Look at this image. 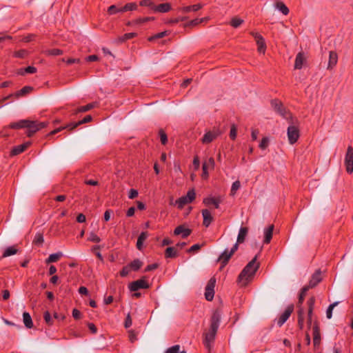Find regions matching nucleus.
Segmentation results:
<instances>
[{
  "instance_id": "nucleus-1",
  "label": "nucleus",
  "mask_w": 353,
  "mask_h": 353,
  "mask_svg": "<svg viewBox=\"0 0 353 353\" xmlns=\"http://www.w3.org/2000/svg\"><path fill=\"white\" fill-rule=\"evenodd\" d=\"M221 318V312L217 310H215L211 316L210 330L204 333L203 344L208 350H210L213 345Z\"/></svg>"
},
{
  "instance_id": "nucleus-2",
  "label": "nucleus",
  "mask_w": 353,
  "mask_h": 353,
  "mask_svg": "<svg viewBox=\"0 0 353 353\" xmlns=\"http://www.w3.org/2000/svg\"><path fill=\"white\" fill-rule=\"evenodd\" d=\"M258 256L256 255L243 269L238 276V282L241 286H245L252 279L260 267L256 262Z\"/></svg>"
},
{
  "instance_id": "nucleus-3",
  "label": "nucleus",
  "mask_w": 353,
  "mask_h": 353,
  "mask_svg": "<svg viewBox=\"0 0 353 353\" xmlns=\"http://www.w3.org/2000/svg\"><path fill=\"white\" fill-rule=\"evenodd\" d=\"M27 123L25 124L24 128H27L26 134L28 137H32L37 131L46 128L48 125L46 122H38L26 119Z\"/></svg>"
},
{
  "instance_id": "nucleus-4",
  "label": "nucleus",
  "mask_w": 353,
  "mask_h": 353,
  "mask_svg": "<svg viewBox=\"0 0 353 353\" xmlns=\"http://www.w3.org/2000/svg\"><path fill=\"white\" fill-rule=\"evenodd\" d=\"M92 119V118L91 115H86L82 120L79 121L78 122L71 123L67 125L66 126L60 127V128H58L51 131L48 134V136L54 135V134L61 132L62 130L66 129V128L69 129L70 130H72L76 128L79 125L86 123L91 121Z\"/></svg>"
},
{
  "instance_id": "nucleus-5",
  "label": "nucleus",
  "mask_w": 353,
  "mask_h": 353,
  "mask_svg": "<svg viewBox=\"0 0 353 353\" xmlns=\"http://www.w3.org/2000/svg\"><path fill=\"white\" fill-rule=\"evenodd\" d=\"M196 196L194 190H190L185 196L180 197L176 201L178 208L182 209L186 204L192 203Z\"/></svg>"
},
{
  "instance_id": "nucleus-6",
  "label": "nucleus",
  "mask_w": 353,
  "mask_h": 353,
  "mask_svg": "<svg viewBox=\"0 0 353 353\" xmlns=\"http://www.w3.org/2000/svg\"><path fill=\"white\" fill-rule=\"evenodd\" d=\"M238 250V245L234 244L233 247L231 248L230 251H228V249H225L222 254L218 258V261H219L222 267L225 266L228 261H230L232 256L234 254V252Z\"/></svg>"
},
{
  "instance_id": "nucleus-7",
  "label": "nucleus",
  "mask_w": 353,
  "mask_h": 353,
  "mask_svg": "<svg viewBox=\"0 0 353 353\" xmlns=\"http://www.w3.org/2000/svg\"><path fill=\"white\" fill-rule=\"evenodd\" d=\"M216 283V279L212 277L208 282L205 287V297L207 301H212L214 295V287Z\"/></svg>"
},
{
  "instance_id": "nucleus-8",
  "label": "nucleus",
  "mask_w": 353,
  "mask_h": 353,
  "mask_svg": "<svg viewBox=\"0 0 353 353\" xmlns=\"http://www.w3.org/2000/svg\"><path fill=\"white\" fill-rule=\"evenodd\" d=\"M287 133L289 143L292 145L294 144L300 136L299 128L295 125H290Z\"/></svg>"
},
{
  "instance_id": "nucleus-9",
  "label": "nucleus",
  "mask_w": 353,
  "mask_h": 353,
  "mask_svg": "<svg viewBox=\"0 0 353 353\" xmlns=\"http://www.w3.org/2000/svg\"><path fill=\"white\" fill-rule=\"evenodd\" d=\"M150 285L145 280V278L134 281L129 285V289L131 292H137L140 289H148Z\"/></svg>"
},
{
  "instance_id": "nucleus-10",
  "label": "nucleus",
  "mask_w": 353,
  "mask_h": 353,
  "mask_svg": "<svg viewBox=\"0 0 353 353\" xmlns=\"http://www.w3.org/2000/svg\"><path fill=\"white\" fill-rule=\"evenodd\" d=\"M346 170L348 173L353 172V150L351 146L347 148V152L345 160Z\"/></svg>"
},
{
  "instance_id": "nucleus-11",
  "label": "nucleus",
  "mask_w": 353,
  "mask_h": 353,
  "mask_svg": "<svg viewBox=\"0 0 353 353\" xmlns=\"http://www.w3.org/2000/svg\"><path fill=\"white\" fill-rule=\"evenodd\" d=\"M293 310L294 306L292 305L287 307L285 310L281 314V315L279 316L277 321V324L279 326L281 327L286 322V321L289 319L291 314L292 313Z\"/></svg>"
},
{
  "instance_id": "nucleus-12",
  "label": "nucleus",
  "mask_w": 353,
  "mask_h": 353,
  "mask_svg": "<svg viewBox=\"0 0 353 353\" xmlns=\"http://www.w3.org/2000/svg\"><path fill=\"white\" fill-rule=\"evenodd\" d=\"M313 343L314 347H317L321 343V333L318 323H314L313 327Z\"/></svg>"
},
{
  "instance_id": "nucleus-13",
  "label": "nucleus",
  "mask_w": 353,
  "mask_h": 353,
  "mask_svg": "<svg viewBox=\"0 0 353 353\" xmlns=\"http://www.w3.org/2000/svg\"><path fill=\"white\" fill-rule=\"evenodd\" d=\"M271 106L272 108L283 117L285 116L286 110L283 107L282 103L278 99H273L271 101Z\"/></svg>"
},
{
  "instance_id": "nucleus-14",
  "label": "nucleus",
  "mask_w": 353,
  "mask_h": 353,
  "mask_svg": "<svg viewBox=\"0 0 353 353\" xmlns=\"http://www.w3.org/2000/svg\"><path fill=\"white\" fill-rule=\"evenodd\" d=\"M322 280L321 272L320 270H317L312 276L310 280L309 284L307 285L310 288H314Z\"/></svg>"
},
{
  "instance_id": "nucleus-15",
  "label": "nucleus",
  "mask_w": 353,
  "mask_h": 353,
  "mask_svg": "<svg viewBox=\"0 0 353 353\" xmlns=\"http://www.w3.org/2000/svg\"><path fill=\"white\" fill-rule=\"evenodd\" d=\"M315 303V298L314 296H311L307 301V305L308 307L307 311V325L310 327L312 324V316Z\"/></svg>"
},
{
  "instance_id": "nucleus-16",
  "label": "nucleus",
  "mask_w": 353,
  "mask_h": 353,
  "mask_svg": "<svg viewBox=\"0 0 353 353\" xmlns=\"http://www.w3.org/2000/svg\"><path fill=\"white\" fill-rule=\"evenodd\" d=\"M221 201L222 200L220 197L209 196L205 198L203 201V203L208 206L213 205L214 206V208L218 209Z\"/></svg>"
},
{
  "instance_id": "nucleus-17",
  "label": "nucleus",
  "mask_w": 353,
  "mask_h": 353,
  "mask_svg": "<svg viewBox=\"0 0 353 353\" xmlns=\"http://www.w3.org/2000/svg\"><path fill=\"white\" fill-rule=\"evenodd\" d=\"M192 230L189 228H185L183 225H181L177 226L174 230V235L181 234L183 239L187 238L190 235Z\"/></svg>"
},
{
  "instance_id": "nucleus-18",
  "label": "nucleus",
  "mask_w": 353,
  "mask_h": 353,
  "mask_svg": "<svg viewBox=\"0 0 353 353\" xmlns=\"http://www.w3.org/2000/svg\"><path fill=\"white\" fill-rule=\"evenodd\" d=\"M203 7V5L201 3H197L192 6H187L181 7L178 9L179 12L182 13H188L190 12H196L201 9Z\"/></svg>"
},
{
  "instance_id": "nucleus-19",
  "label": "nucleus",
  "mask_w": 353,
  "mask_h": 353,
  "mask_svg": "<svg viewBox=\"0 0 353 353\" xmlns=\"http://www.w3.org/2000/svg\"><path fill=\"white\" fill-rule=\"evenodd\" d=\"M219 135V132L218 131H209L203 135L202 138V143H210L213 140H214Z\"/></svg>"
},
{
  "instance_id": "nucleus-20",
  "label": "nucleus",
  "mask_w": 353,
  "mask_h": 353,
  "mask_svg": "<svg viewBox=\"0 0 353 353\" xmlns=\"http://www.w3.org/2000/svg\"><path fill=\"white\" fill-rule=\"evenodd\" d=\"M171 10V5L169 3H161L153 7V11L154 12L166 13Z\"/></svg>"
},
{
  "instance_id": "nucleus-21",
  "label": "nucleus",
  "mask_w": 353,
  "mask_h": 353,
  "mask_svg": "<svg viewBox=\"0 0 353 353\" xmlns=\"http://www.w3.org/2000/svg\"><path fill=\"white\" fill-rule=\"evenodd\" d=\"M30 145V142H26L23 144L19 145L13 148L10 152L12 156L18 155L24 152Z\"/></svg>"
},
{
  "instance_id": "nucleus-22",
  "label": "nucleus",
  "mask_w": 353,
  "mask_h": 353,
  "mask_svg": "<svg viewBox=\"0 0 353 353\" xmlns=\"http://www.w3.org/2000/svg\"><path fill=\"white\" fill-rule=\"evenodd\" d=\"M202 216L203 218V225L207 228L212 222L213 217H212L210 212L207 209H204L202 210Z\"/></svg>"
},
{
  "instance_id": "nucleus-23",
  "label": "nucleus",
  "mask_w": 353,
  "mask_h": 353,
  "mask_svg": "<svg viewBox=\"0 0 353 353\" xmlns=\"http://www.w3.org/2000/svg\"><path fill=\"white\" fill-rule=\"evenodd\" d=\"M154 17H141V18L136 19L132 20L131 21H128L127 23V25L128 26L141 25V24H143V23H145L146 22H148V21H154Z\"/></svg>"
},
{
  "instance_id": "nucleus-24",
  "label": "nucleus",
  "mask_w": 353,
  "mask_h": 353,
  "mask_svg": "<svg viewBox=\"0 0 353 353\" xmlns=\"http://www.w3.org/2000/svg\"><path fill=\"white\" fill-rule=\"evenodd\" d=\"M305 62L304 54L302 52H299L295 59L294 69L300 70L302 68L303 63Z\"/></svg>"
},
{
  "instance_id": "nucleus-25",
  "label": "nucleus",
  "mask_w": 353,
  "mask_h": 353,
  "mask_svg": "<svg viewBox=\"0 0 353 353\" xmlns=\"http://www.w3.org/2000/svg\"><path fill=\"white\" fill-rule=\"evenodd\" d=\"M248 233V228L246 227H241L239 230L236 243L235 244H237L239 245V243H242L244 242L246 236Z\"/></svg>"
},
{
  "instance_id": "nucleus-26",
  "label": "nucleus",
  "mask_w": 353,
  "mask_h": 353,
  "mask_svg": "<svg viewBox=\"0 0 353 353\" xmlns=\"http://www.w3.org/2000/svg\"><path fill=\"white\" fill-rule=\"evenodd\" d=\"M338 61V55L336 52L334 51H330L329 54V61H328V65L327 69H332Z\"/></svg>"
},
{
  "instance_id": "nucleus-27",
  "label": "nucleus",
  "mask_w": 353,
  "mask_h": 353,
  "mask_svg": "<svg viewBox=\"0 0 353 353\" xmlns=\"http://www.w3.org/2000/svg\"><path fill=\"white\" fill-rule=\"evenodd\" d=\"M274 225H270L268 228H266L264 231V243H269L271 241L272 238L273 231H274Z\"/></svg>"
},
{
  "instance_id": "nucleus-28",
  "label": "nucleus",
  "mask_w": 353,
  "mask_h": 353,
  "mask_svg": "<svg viewBox=\"0 0 353 353\" xmlns=\"http://www.w3.org/2000/svg\"><path fill=\"white\" fill-rule=\"evenodd\" d=\"M274 6L284 15H288L289 14L290 10L283 2L276 1L274 3Z\"/></svg>"
},
{
  "instance_id": "nucleus-29",
  "label": "nucleus",
  "mask_w": 353,
  "mask_h": 353,
  "mask_svg": "<svg viewBox=\"0 0 353 353\" xmlns=\"http://www.w3.org/2000/svg\"><path fill=\"white\" fill-rule=\"evenodd\" d=\"M148 236V234L147 232H142L139 234L138 239H137V248L139 250H142L143 242L146 240Z\"/></svg>"
},
{
  "instance_id": "nucleus-30",
  "label": "nucleus",
  "mask_w": 353,
  "mask_h": 353,
  "mask_svg": "<svg viewBox=\"0 0 353 353\" xmlns=\"http://www.w3.org/2000/svg\"><path fill=\"white\" fill-rule=\"evenodd\" d=\"M309 289H310V288L308 286H307V285L304 286L301 289V291L300 292L299 297V301H298V303H297V307L299 309V308H303L302 307V304L303 303L305 294H306L307 292L309 290Z\"/></svg>"
},
{
  "instance_id": "nucleus-31",
  "label": "nucleus",
  "mask_w": 353,
  "mask_h": 353,
  "mask_svg": "<svg viewBox=\"0 0 353 353\" xmlns=\"http://www.w3.org/2000/svg\"><path fill=\"white\" fill-rule=\"evenodd\" d=\"M23 321L27 328H32L33 327V322L30 314L24 312L23 314Z\"/></svg>"
},
{
  "instance_id": "nucleus-32",
  "label": "nucleus",
  "mask_w": 353,
  "mask_h": 353,
  "mask_svg": "<svg viewBox=\"0 0 353 353\" xmlns=\"http://www.w3.org/2000/svg\"><path fill=\"white\" fill-rule=\"evenodd\" d=\"M178 256V252L174 247H168L165 251V258H175Z\"/></svg>"
},
{
  "instance_id": "nucleus-33",
  "label": "nucleus",
  "mask_w": 353,
  "mask_h": 353,
  "mask_svg": "<svg viewBox=\"0 0 353 353\" xmlns=\"http://www.w3.org/2000/svg\"><path fill=\"white\" fill-rule=\"evenodd\" d=\"M30 52L28 50L25 49H21L16 50L13 52L12 56L15 58L25 59L29 55Z\"/></svg>"
},
{
  "instance_id": "nucleus-34",
  "label": "nucleus",
  "mask_w": 353,
  "mask_h": 353,
  "mask_svg": "<svg viewBox=\"0 0 353 353\" xmlns=\"http://www.w3.org/2000/svg\"><path fill=\"white\" fill-rule=\"evenodd\" d=\"M95 107L94 103H88L86 105L81 106L76 109L74 112V114H77L79 112H85L87 111H89L90 110L92 109Z\"/></svg>"
},
{
  "instance_id": "nucleus-35",
  "label": "nucleus",
  "mask_w": 353,
  "mask_h": 353,
  "mask_svg": "<svg viewBox=\"0 0 353 353\" xmlns=\"http://www.w3.org/2000/svg\"><path fill=\"white\" fill-rule=\"evenodd\" d=\"M138 6L136 3L132 2L126 3L124 6L120 8V10L123 12L136 10Z\"/></svg>"
},
{
  "instance_id": "nucleus-36",
  "label": "nucleus",
  "mask_w": 353,
  "mask_h": 353,
  "mask_svg": "<svg viewBox=\"0 0 353 353\" xmlns=\"http://www.w3.org/2000/svg\"><path fill=\"white\" fill-rule=\"evenodd\" d=\"M298 325L301 330L304 325V310L303 308L298 309Z\"/></svg>"
},
{
  "instance_id": "nucleus-37",
  "label": "nucleus",
  "mask_w": 353,
  "mask_h": 353,
  "mask_svg": "<svg viewBox=\"0 0 353 353\" xmlns=\"http://www.w3.org/2000/svg\"><path fill=\"white\" fill-rule=\"evenodd\" d=\"M61 252H57L54 254H50L48 258L46 260V263L47 264L57 262L61 256H62Z\"/></svg>"
},
{
  "instance_id": "nucleus-38",
  "label": "nucleus",
  "mask_w": 353,
  "mask_h": 353,
  "mask_svg": "<svg viewBox=\"0 0 353 353\" xmlns=\"http://www.w3.org/2000/svg\"><path fill=\"white\" fill-rule=\"evenodd\" d=\"M128 265L131 268V270L137 271L142 267L143 262L141 260L137 259L132 261Z\"/></svg>"
},
{
  "instance_id": "nucleus-39",
  "label": "nucleus",
  "mask_w": 353,
  "mask_h": 353,
  "mask_svg": "<svg viewBox=\"0 0 353 353\" xmlns=\"http://www.w3.org/2000/svg\"><path fill=\"white\" fill-rule=\"evenodd\" d=\"M32 90L33 88L31 86H24L20 90L17 91L14 95L16 97H19L30 92Z\"/></svg>"
},
{
  "instance_id": "nucleus-40",
  "label": "nucleus",
  "mask_w": 353,
  "mask_h": 353,
  "mask_svg": "<svg viewBox=\"0 0 353 353\" xmlns=\"http://www.w3.org/2000/svg\"><path fill=\"white\" fill-rule=\"evenodd\" d=\"M256 42L258 46V51L260 53L264 54L265 52V50H266V44H265L263 37L256 41Z\"/></svg>"
},
{
  "instance_id": "nucleus-41",
  "label": "nucleus",
  "mask_w": 353,
  "mask_h": 353,
  "mask_svg": "<svg viewBox=\"0 0 353 353\" xmlns=\"http://www.w3.org/2000/svg\"><path fill=\"white\" fill-rule=\"evenodd\" d=\"M27 123L26 119L20 120L18 122L12 123L9 125V128L12 129L24 128L25 124Z\"/></svg>"
},
{
  "instance_id": "nucleus-42",
  "label": "nucleus",
  "mask_w": 353,
  "mask_h": 353,
  "mask_svg": "<svg viewBox=\"0 0 353 353\" xmlns=\"http://www.w3.org/2000/svg\"><path fill=\"white\" fill-rule=\"evenodd\" d=\"M17 252V249L15 246H10L7 248L3 254V257H8L11 255L15 254Z\"/></svg>"
},
{
  "instance_id": "nucleus-43",
  "label": "nucleus",
  "mask_w": 353,
  "mask_h": 353,
  "mask_svg": "<svg viewBox=\"0 0 353 353\" xmlns=\"http://www.w3.org/2000/svg\"><path fill=\"white\" fill-rule=\"evenodd\" d=\"M243 20L239 17H233L230 21V26L234 28L239 27L243 23Z\"/></svg>"
},
{
  "instance_id": "nucleus-44",
  "label": "nucleus",
  "mask_w": 353,
  "mask_h": 353,
  "mask_svg": "<svg viewBox=\"0 0 353 353\" xmlns=\"http://www.w3.org/2000/svg\"><path fill=\"white\" fill-rule=\"evenodd\" d=\"M137 33L134 32H130V33H125L122 37L119 38V41L120 42H124L127 40L131 39L137 36Z\"/></svg>"
},
{
  "instance_id": "nucleus-45",
  "label": "nucleus",
  "mask_w": 353,
  "mask_h": 353,
  "mask_svg": "<svg viewBox=\"0 0 353 353\" xmlns=\"http://www.w3.org/2000/svg\"><path fill=\"white\" fill-rule=\"evenodd\" d=\"M215 165L214 159L213 157H210L208 160L205 161L203 165H205L208 169H214Z\"/></svg>"
},
{
  "instance_id": "nucleus-46",
  "label": "nucleus",
  "mask_w": 353,
  "mask_h": 353,
  "mask_svg": "<svg viewBox=\"0 0 353 353\" xmlns=\"http://www.w3.org/2000/svg\"><path fill=\"white\" fill-rule=\"evenodd\" d=\"M169 32L168 31H163V32H159V33H157L156 34H154V36H152L150 37L148 40L150 41H152L154 39H161V38H163L167 35H168Z\"/></svg>"
},
{
  "instance_id": "nucleus-47",
  "label": "nucleus",
  "mask_w": 353,
  "mask_h": 353,
  "mask_svg": "<svg viewBox=\"0 0 353 353\" xmlns=\"http://www.w3.org/2000/svg\"><path fill=\"white\" fill-rule=\"evenodd\" d=\"M241 183L239 181H234L231 187L230 194L231 195H234L236 191L240 188Z\"/></svg>"
},
{
  "instance_id": "nucleus-48",
  "label": "nucleus",
  "mask_w": 353,
  "mask_h": 353,
  "mask_svg": "<svg viewBox=\"0 0 353 353\" xmlns=\"http://www.w3.org/2000/svg\"><path fill=\"white\" fill-rule=\"evenodd\" d=\"M159 134L160 137L161 142L163 145H165L168 142V137L166 133L164 132L163 130L161 129L159 131Z\"/></svg>"
},
{
  "instance_id": "nucleus-49",
  "label": "nucleus",
  "mask_w": 353,
  "mask_h": 353,
  "mask_svg": "<svg viewBox=\"0 0 353 353\" xmlns=\"http://www.w3.org/2000/svg\"><path fill=\"white\" fill-rule=\"evenodd\" d=\"M187 19L186 17H180L175 19H170L168 20L165 23L168 24H176L180 21H183Z\"/></svg>"
},
{
  "instance_id": "nucleus-50",
  "label": "nucleus",
  "mask_w": 353,
  "mask_h": 353,
  "mask_svg": "<svg viewBox=\"0 0 353 353\" xmlns=\"http://www.w3.org/2000/svg\"><path fill=\"white\" fill-rule=\"evenodd\" d=\"M88 240L91 242L94 243H99L101 241V239L99 236H98L95 233L90 232L89 234V236L88 238Z\"/></svg>"
},
{
  "instance_id": "nucleus-51",
  "label": "nucleus",
  "mask_w": 353,
  "mask_h": 353,
  "mask_svg": "<svg viewBox=\"0 0 353 353\" xmlns=\"http://www.w3.org/2000/svg\"><path fill=\"white\" fill-rule=\"evenodd\" d=\"M338 304V302H335L329 305L326 311V316L327 319H331L332 316V310L334 307Z\"/></svg>"
},
{
  "instance_id": "nucleus-52",
  "label": "nucleus",
  "mask_w": 353,
  "mask_h": 353,
  "mask_svg": "<svg viewBox=\"0 0 353 353\" xmlns=\"http://www.w3.org/2000/svg\"><path fill=\"white\" fill-rule=\"evenodd\" d=\"M131 268L129 266V265H127L124 266L122 270L120 271V276L122 277H125L129 274V273L131 272Z\"/></svg>"
},
{
  "instance_id": "nucleus-53",
  "label": "nucleus",
  "mask_w": 353,
  "mask_h": 353,
  "mask_svg": "<svg viewBox=\"0 0 353 353\" xmlns=\"http://www.w3.org/2000/svg\"><path fill=\"white\" fill-rule=\"evenodd\" d=\"M139 5L141 6H147L153 10V7L155 4L152 1V0H141L139 3Z\"/></svg>"
},
{
  "instance_id": "nucleus-54",
  "label": "nucleus",
  "mask_w": 353,
  "mask_h": 353,
  "mask_svg": "<svg viewBox=\"0 0 353 353\" xmlns=\"http://www.w3.org/2000/svg\"><path fill=\"white\" fill-rule=\"evenodd\" d=\"M108 12L109 14H114L118 12H123V11L120 10V8H117L114 5L110 6L108 9Z\"/></svg>"
},
{
  "instance_id": "nucleus-55",
  "label": "nucleus",
  "mask_w": 353,
  "mask_h": 353,
  "mask_svg": "<svg viewBox=\"0 0 353 353\" xmlns=\"http://www.w3.org/2000/svg\"><path fill=\"white\" fill-rule=\"evenodd\" d=\"M100 249H101L100 245H94V246L92 247V251L96 254L97 257L99 260L103 261V258L102 254L99 251H97V250H99Z\"/></svg>"
},
{
  "instance_id": "nucleus-56",
  "label": "nucleus",
  "mask_w": 353,
  "mask_h": 353,
  "mask_svg": "<svg viewBox=\"0 0 353 353\" xmlns=\"http://www.w3.org/2000/svg\"><path fill=\"white\" fill-rule=\"evenodd\" d=\"M47 54L51 56H59L63 54V51L59 49L54 48L48 50Z\"/></svg>"
},
{
  "instance_id": "nucleus-57",
  "label": "nucleus",
  "mask_w": 353,
  "mask_h": 353,
  "mask_svg": "<svg viewBox=\"0 0 353 353\" xmlns=\"http://www.w3.org/2000/svg\"><path fill=\"white\" fill-rule=\"evenodd\" d=\"M43 318H44L46 323L48 325H52L53 321H52V319L51 315L49 312L46 311L44 312Z\"/></svg>"
},
{
  "instance_id": "nucleus-58",
  "label": "nucleus",
  "mask_w": 353,
  "mask_h": 353,
  "mask_svg": "<svg viewBox=\"0 0 353 353\" xmlns=\"http://www.w3.org/2000/svg\"><path fill=\"white\" fill-rule=\"evenodd\" d=\"M179 350H180V345H173V346L169 347L168 349H167V350L165 352V353H179Z\"/></svg>"
},
{
  "instance_id": "nucleus-59",
  "label": "nucleus",
  "mask_w": 353,
  "mask_h": 353,
  "mask_svg": "<svg viewBox=\"0 0 353 353\" xmlns=\"http://www.w3.org/2000/svg\"><path fill=\"white\" fill-rule=\"evenodd\" d=\"M237 130L235 125H232L230 128V137L231 139L234 140L236 137Z\"/></svg>"
},
{
  "instance_id": "nucleus-60",
  "label": "nucleus",
  "mask_w": 353,
  "mask_h": 353,
  "mask_svg": "<svg viewBox=\"0 0 353 353\" xmlns=\"http://www.w3.org/2000/svg\"><path fill=\"white\" fill-rule=\"evenodd\" d=\"M203 22V19H195L185 25L186 26H195Z\"/></svg>"
},
{
  "instance_id": "nucleus-61",
  "label": "nucleus",
  "mask_w": 353,
  "mask_h": 353,
  "mask_svg": "<svg viewBox=\"0 0 353 353\" xmlns=\"http://www.w3.org/2000/svg\"><path fill=\"white\" fill-rule=\"evenodd\" d=\"M268 143L269 140L267 137L263 138L259 144V148L262 150H265L268 147Z\"/></svg>"
},
{
  "instance_id": "nucleus-62",
  "label": "nucleus",
  "mask_w": 353,
  "mask_h": 353,
  "mask_svg": "<svg viewBox=\"0 0 353 353\" xmlns=\"http://www.w3.org/2000/svg\"><path fill=\"white\" fill-rule=\"evenodd\" d=\"M201 248V245H199V244H194L193 245H192L188 250L187 252L190 253V252H196L198 250H199Z\"/></svg>"
},
{
  "instance_id": "nucleus-63",
  "label": "nucleus",
  "mask_w": 353,
  "mask_h": 353,
  "mask_svg": "<svg viewBox=\"0 0 353 353\" xmlns=\"http://www.w3.org/2000/svg\"><path fill=\"white\" fill-rule=\"evenodd\" d=\"M34 242L36 244H41L43 242V236L41 234H37L34 238Z\"/></svg>"
},
{
  "instance_id": "nucleus-64",
  "label": "nucleus",
  "mask_w": 353,
  "mask_h": 353,
  "mask_svg": "<svg viewBox=\"0 0 353 353\" xmlns=\"http://www.w3.org/2000/svg\"><path fill=\"white\" fill-rule=\"evenodd\" d=\"M138 191L135 189H130V192H129V194H128V197L130 199H133L134 198H136L137 196H138Z\"/></svg>"
}]
</instances>
